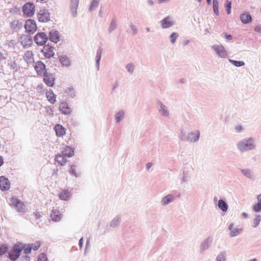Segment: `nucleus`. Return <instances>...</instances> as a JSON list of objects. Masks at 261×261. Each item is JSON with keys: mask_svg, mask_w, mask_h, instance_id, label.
Wrapping results in <instances>:
<instances>
[{"mask_svg": "<svg viewBox=\"0 0 261 261\" xmlns=\"http://www.w3.org/2000/svg\"><path fill=\"white\" fill-rule=\"evenodd\" d=\"M257 199L258 202L261 203V194L257 196Z\"/></svg>", "mask_w": 261, "mask_h": 261, "instance_id": "nucleus-53", "label": "nucleus"}, {"mask_svg": "<svg viewBox=\"0 0 261 261\" xmlns=\"http://www.w3.org/2000/svg\"><path fill=\"white\" fill-rule=\"evenodd\" d=\"M123 115L124 114L122 112H118L116 114L115 117L117 122H119L121 120L123 117Z\"/></svg>", "mask_w": 261, "mask_h": 261, "instance_id": "nucleus-38", "label": "nucleus"}, {"mask_svg": "<svg viewBox=\"0 0 261 261\" xmlns=\"http://www.w3.org/2000/svg\"><path fill=\"white\" fill-rule=\"evenodd\" d=\"M34 214L35 216L36 219H39L41 217V214L39 212L36 211L34 212Z\"/></svg>", "mask_w": 261, "mask_h": 261, "instance_id": "nucleus-46", "label": "nucleus"}, {"mask_svg": "<svg viewBox=\"0 0 261 261\" xmlns=\"http://www.w3.org/2000/svg\"><path fill=\"white\" fill-rule=\"evenodd\" d=\"M168 0H159V3H162L168 1Z\"/></svg>", "mask_w": 261, "mask_h": 261, "instance_id": "nucleus-56", "label": "nucleus"}, {"mask_svg": "<svg viewBox=\"0 0 261 261\" xmlns=\"http://www.w3.org/2000/svg\"><path fill=\"white\" fill-rule=\"evenodd\" d=\"M218 206L224 212H226L227 210V205L223 200H219Z\"/></svg>", "mask_w": 261, "mask_h": 261, "instance_id": "nucleus-28", "label": "nucleus"}, {"mask_svg": "<svg viewBox=\"0 0 261 261\" xmlns=\"http://www.w3.org/2000/svg\"><path fill=\"white\" fill-rule=\"evenodd\" d=\"M238 147L242 151L251 150L254 148L253 140L249 138L241 141L238 143Z\"/></svg>", "mask_w": 261, "mask_h": 261, "instance_id": "nucleus-1", "label": "nucleus"}, {"mask_svg": "<svg viewBox=\"0 0 261 261\" xmlns=\"http://www.w3.org/2000/svg\"><path fill=\"white\" fill-rule=\"evenodd\" d=\"M199 2H200L201 0H198Z\"/></svg>", "mask_w": 261, "mask_h": 261, "instance_id": "nucleus-63", "label": "nucleus"}, {"mask_svg": "<svg viewBox=\"0 0 261 261\" xmlns=\"http://www.w3.org/2000/svg\"><path fill=\"white\" fill-rule=\"evenodd\" d=\"M51 220L54 221H59L61 219V215L60 214L59 211L58 210H53L50 215Z\"/></svg>", "mask_w": 261, "mask_h": 261, "instance_id": "nucleus-19", "label": "nucleus"}, {"mask_svg": "<svg viewBox=\"0 0 261 261\" xmlns=\"http://www.w3.org/2000/svg\"><path fill=\"white\" fill-rule=\"evenodd\" d=\"M233 224H230L229 226V229L230 230V235L233 237L238 235L240 233V230L236 228H233Z\"/></svg>", "mask_w": 261, "mask_h": 261, "instance_id": "nucleus-24", "label": "nucleus"}, {"mask_svg": "<svg viewBox=\"0 0 261 261\" xmlns=\"http://www.w3.org/2000/svg\"><path fill=\"white\" fill-rule=\"evenodd\" d=\"M19 247H20L21 251L23 250L24 253L25 254H29L32 250L31 246L30 244H22L19 243Z\"/></svg>", "mask_w": 261, "mask_h": 261, "instance_id": "nucleus-22", "label": "nucleus"}, {"mask_svg": "<svg viewBox=\"0 0 261 261\" xmlns=\"http://www.w3.org/2000/svg\"><path fill=\"white\" fill-rule=\"evenodd\" d=\"M48 40V37L45 33L40 32L36 34L34 37V41L38 45L42 46Z\"/></svg>", "mask_w": 261, "mask_h": 261, "instance_id": "nucleus-3", "label": "nucleus"}, {"mask_svg": "<svg viewBox=\"0 0 261 261\" xmlns=\"http://www.w3.org/2000/svg\"><path fill=\"white\" fill-rule=\"evenodd\" d=\"M46 96L48 100L52 104L56 102V96L52 90H49L46 93Z\"/></svg>", "mask_w": 261, "mask_h": 261, "instance_id": "nucleus-17", "label": "nucleus"}, {"mask_svg": "<svg viewBox=\"0 0 261 261\" xmlns=\"http://www.w3.org/2000/svg\"><path fill=\"white\" fill-rule=\"evenodd\" d=\"M199 135L200 133L199 131H197L196 133H192L190 134H189L188 139L191 141H196L199 139Z\"/></svg>", "mask_w": 261, "mask_h": 261, "instance_id": "nucleus-25", "label": "nucleus"}, {"mask_svg": "<svg viewBox=\"0 0 261 261\" xmlns=\"http://www.w3.org/2000/svg\"><path fill=\"white\" fill-rule=\"evenodd\" d=\"M73 150L69 146H66L62 151V154L65 156L71 157L73 155Z\"/></svg>", "mask_w": 261, "mask_h": 261, "instance_id": "nucleus-20", "label": "nucleus"}, {"mask_svg": "<svg viewBox=\"0 0 261 261\" xmlns=\"http://www.w3.org/2000/svg\"><path fill=\"white\" fill-rule=\"evenodd\" d=\"M237 129H238V130L239 132H240L241 130H242L243 129V128H242V127L241 126H238L237 127Z\"/></svg>", "mask_w": 261, "mask_h": 261, "instance_id": "nucleus-55", "label": "nucleus"}, {"mask_svg": "<svg viewBox=\"0 0 261 261\" xmlns=\"http://www.w3.org/2000/svg\"><path fill=\"white\" fill-rule=\"evenodd\" d=\"M126 68H127L128 71H129L130 72H132L134 70V66H133V65H132L131 64H128L126 66Z\"/></svg>", "mask_w": 261, "mask_h": 261, "instance_id": "nucleus-44", "label": "nucleus"}, {"mask_svg": "<svg viewBox=\"0 0 261 261\" xmlns=\"http://www.w3.org/2000/svg\"><path fill=\"white\" fill-rule=\"evenodd\" d=\"M55 161L61 166H64L67 162V160L65 156L62 154H58L56 155Z\"/></svg>", "mask_w": 261, "mask_h": 261, "instance_id": "nucleus-15", "label": "nucleus"}, {"mask_svg": "<svg viewBox=\"0 0 261 261\" xmlns=\"http://www.w3.org/2000/svg\"><path fill=\"white\" fill-rule=\"evenodd\" d=\"M60 61L63 66H68L70 65V61L66 56H61L60 57Z\"/></svg>", "mask_w": 261, "mask_h": 261, "instance_id": "nucleus-27", "label": "nucleus"}, {"mask_svg": "<svg viewBox=\"0 0 261 261\" xmlns=\"http://www.w3.org/2000/svg\"><path fill=\"white\" fill-rule=\"evenodd\" d=\"M79 0H71V10L73 16L76 14V10L79 6Z\"/></svg>", "mask_w": 261, "mask_h": 261, "instance_id": "nucleus-21", "label": "nucleus"}, {"mask_svg": "<svg viewBox=\"0 0 261 261\" xmlns=\"http://www.w3.org/2000/svg\"><path fill=\"white\" fill-rule=\"evenodd\" d=\"M253 211L256 212L261 211V203L258 202L253 207Z\"/></svg>", "mask_w": 261, "mask_h": 261, "instance_id": "nucleus-39", "label": "nucleus"}, {"mask_svg": "<svg viewBox=\"0 0 261 261\" xmlns=\"http://www.w3.org/2000/svg\"><path fill=\"white\" fill-rule=\"evenodd\" d=\"M38 261H48L46 255L44 253H41L38 257Z\"/></svg>", "mask_w": 261, "mask_h": 261, "instance_id": "nucleus-37", "label": "nucleus"}, {"mask_svg": "<svg viewBox=\"0 0 261 261\" xmlns=\"http://www.w3.org/2000/svg\"><path fill=\"white\" fill-rule=\"evenodd\" d=\"M49 40L55 43H57L60 40L59 33L56 31H51L49 33Z\"/></svg>", "mask_w": 261, "mask_h": 261, "instance_id": "nucleus-14", "label": "nucleus"}, {"mask_svg": "<svg viewBox=\"0 0 261 261\" xmlns=\"http://www.w3.org/2000/svg\"><path fill=\"white\" fill-rule=\"evenodd\" d=\"M19 243L16 244L9 253V258L11 260H16L20 256L21 251Z\"/></svg>", "mask_w": 261, "mask_h": 261, "instance_id": "nucleus-5", "label": "nucleus"}, {"mask_svg": "<svg viewBox=\"0 0 261 261\" xmlns=\"http://www.w3.org/2000/svg\"><path fill=\"white\" fill-rule=\"evenodd\" d=\"M3 158L1 155H0V167L3 164Z\"/></svg>", "mask_w": 261, "mask_h": 261, "instance_id": "nucleus-52", "label": "nucleus"}, {"mask_svg": "<svg viewBox=\"0 0 261 261\" xmlns=\"http://www.w3.org/2000/svg\"><path fill=\"white\" fill-rule=\"evenodd\" d=\"M34 68L39 76H43L46 73L45 65L41 61L37 62L35 64Z\"/></svg>", "mask_w": 261, "mask_h": 261, "instance_id": "nucleus-9", "label": "nucleus"}, {"mask_svg": "<svg viewBox=\"0 0 261 261\" xmlns=\"http://www.w3.org/2000/svg\"><path fill=\"white\" fill-rule=\"evenodd\" d=\"M35 7L33 3H27L22 7L23 14L28 16H32L35 13Z\"/></svg>", "mask_w": 261, "mask_h": 261, "instance_id": "nucleus-4", "label": "nucleus"}, {"mask_svg": "<svg viewBox=\"0 0 261 261\" xmlns=\"http://www.w3.org/2000/svg\"><path fill=\"white\" fill-rule=\"evenodd\" d=\"M70 172L72 173V174L77 176V174L75 172V166L73 165L71 166L70 168Z\"/></svg>", "mask_w": 261, "mask_h": 261, "instance_id": "nucleus-42", "label": "nucleus"}, {"mask_svg": "<svg viewBox=\"0 0 261 261\" xmlns=\"http://www.w3.org/2000/svg\"><path fill=\"white\" fill-rule=\"evenodd\" d=\"M37 17L40 22H45L49 20L50 15L47 10H43L37 14Z\"/></svg>", "mask_w": 261, "mask_h": 261, "instance_id": "nucleus-8", "label": "nucleus"}, {"mask_svg": "<svg viewBox=\"0 0 261 261\" xmlns=\"http://www.w3.org/2000/svg\"><path fill=\"white\" fill-rule=\"evenodd\" d=\"M10 204L16 207L19 212L23 213L25 212V205L24 203L15 197H12L10 199Z\"/></svg>", "mask_w": 261, "mask_h": 261, "instance_id": "nucleus-2", "label": "nucleus"}, {"mask_svg": "<svg viewBox=\"0 0 261 261\" xmlns=\"http://www.w3.org/2000/svg\"><path fill=\"white\" fill-rule=\"evenodd\" d=\"M152 166V164L150 163H148L146 165V168L147 169H149Z\"/></svg>", "mask_w": 261, "mask_h": 261, "instance_id": "nucleus-51", "label": "nucleus"}, {"mask_svg": "<svg viewBox=\"0 0 261 261\" xmlns=\"http://www.w3.org/2000/svg\"><path fill=\"white\" fill-rule=\"evenodd\" d=\"M100 55H97L96 56V61H97V63L98 64H99V61L100 60Z\"/></svg>", "mask_w": 261, "mask_h": 261, "instance_id": "nucleus-50", "label": "nucleus"}, {"mask_svg": "<svg viewBox=\"0 0 261 261\" xmlns=\"http://www.w3.org/2000/svg\"><path fill=\"white\" fill-rule=\"evenodd\" d=\"M243 215L245 218H247L248 216V215L246 213H244Z\"/></svg>", "mask_w": 261, "mask_h": 261, "instance_id": "nucleus-58", "label": "nucleus"}, {"mask_svg": "<svg viewBox=\"0 0 261 261\" xmlns=\"http://www.w3.org/2000/svg\"><path fill=\"white\" fill-rule=\"evenodd\" d=\"M225 37L227 39L229 40L232 39V36L230 35L225 34Z\"/></svg>", "mask_w": 261, "mask_h": 261, "instance_id": "nucleus-49", "label": "nucleus"}, {"mask_svg": "<svg viewBox=\"0 0 261 261\" xmlns=\"http://www.w3.org/2000/svg\"><path fill=\"white\" fill-rule=\"evenodd\" d=\"M70 196V192L67 190L62 191L59 194V197L61 199L65 200Z\"/></svg>", "mask_w": 261, "mask_h": 261, "instance_id": "nucleus-26", "label": "nucleus"}, {"mask_svg": "<svg viewBox=\"0 0 261 261\" xmlns=\"http://www.w3.org/2000/svg\"><path fill=\"white\" fill-rule=\"evenodd\" d=\"M230 62H231L233 65L237 67H240L243 66L245 64L243 61H237L232 60H229Z\"/></svg>", "mask_w": 261, "mask_h": 261, "instance_id": "nucleus-33", "label": "nucleus"}, {"mask_svg": "<svg viewBox=\"0 0 261 261\" xmlns=\"http://www.w3.org/2000/svg\"><path fill=\"white\" fill-rule=\"evenodd\" d=\"M8 250V247L7 245H0V256L6 253Z\"/></svg>", "mask_w": 261, "mask_h": 261, "instance_id": "nucleus-31", "label": "nucleus"}, {"mask_svg": "<svg viewBox=\"0 0 261 261\" xmlns=\"http://www.w3.org/2000/svg\"><path fill=\"white\" fill-rule=\"evenodd\" d=\"M54 129L58 137H63L66 134L65 128L61 124H56Z\"/></svg>", "mask_w": 261, "mask_h": 261, "instance_id": "nucleus-13", "label": "nucleus"}, {"mask_svg": "<svg viewBox=\"0 0 261 261\" xmlns=\"http://www.w3.org/2000/svg\"><path fill=\"white\" fill-rule=\"evenodd\" d=\"M25 57L29 59H33V54L31 51H28L25 54Z\"/></svg>", "mask_w": 261, "mask_h": 261, "instance_id": "nucleus-41", "label": "nucleus"}, {"mask_svg": "<svg viewBox=\"0 0 261 261\" xmlns=\"http://www.w3.org/2000/svg\"><path fill=\"white\" fill-rule=\"evenodd\" d=\"M25 39H28V40H30V39L28 37H25Z\"/></svg>", "mask_w": 261, "mask_h": 261, "instance_id": "nucleus-60", "label": "nucleus"}, {"mask_svg": "<svg viewBox=\"0 0 261 261\" xmlns=\"http://www.w3.org/2000/svg\"><path fill=\"white\" fill-rule=\"evenodd\" d=\"M260 221V215H258L254 219L253 221V227H256L259 223Z\"/></svg>", "mask_w": 261, "mask_h": 261, "instance_id": "nucleus-34", "label": "nucleus"}, {"mask_svg": "<svg viewBox=\"0 0 261 261\" xmlns=\"http://www.w3.org/2000/svg\"><path fill=\"white\" fill-rule=\"evenodd\" d=\"M242 173L246 176L247 177L250 178L251 177V172L247 169H244L242 170Z\"/></svg>", "mask_w": 261, "mask_h": 261, "instance_id": "nucleus-40", "label": "nucleus"}, {"mask_svg": "<svg viewBox=\"0 0 261 261\" xmlns=\"http://www.w3.org/2000/svg\"><path fill=\"white\" fill-rule=\"evenodd\" d=\"M92 6H93V4H92V5H91V7H90V10H91V9H92Z\"/></svg>", "mask_w": 261, "mask_h": 261, "instance_id": "nucleus-62", "label": "nucleus"}, {"mask_svg": "<svg viewBox=\"0 0 261 261\" xmlns=\"http://www.w3.org/2000/svg\"><path fill=\"white\" fill-rule=\"evenodd\" d=\"M30 245L31 246L32 249H33L34 250H37L40 248L41 243L39 241H37L34 243L30 244Z\"/></svg>", "mask_w": 261, "mask_h": 261, "instance_id": "nucleus-32", "label": "nucleus"}, {"mask_svg": "<svg viewBox=\"0 0 261 261\" xmlns=\"http://www.w3.org/2000/svg\"><path fill=\"white\" fill-rule=\"evenodd\" d=\"M41 52L45 58L49 59L55 55V48L47 44L43 47Z\"/></svg>", "mask_w": 261, "mask_h": 261, "instance_id": "nucleus-6", "label": "nucleus"}, {"mask_svg": "<svg viewBox=\"0 0 261 261\" xmlns=\"http://www.w3.org/2000/svg\"><path fill=\"white\" fill-rule=\"evenodd\" d=\"M83 241V238H81L79 241V245L81 247H82Z\"/></svg>", "mask_w": 261, "mask_h": 261, "instance_id": "nucleus-54", "label": "nucleus"}, {"mask_svg": "<svg viewBox=\"0 0 261 261\" xmlns=\"http://www.w3.org/2000/svg\"><path fill=\"white\" fill-rule=\"evenodd\" d=\"M6 59V57L4 56V54L0 51V63Z\"/></svg>", "mask_w": 261, "mask_h": 261, "instance_id": "nucleus-48", "label": "nucleus"}, {"mask_svg": "<svg viewBox=\"0 0 261 261\" xmlns=\"http://www.w3.org/2000/svg\"><path fill=\"white\" fill-rule=\"evenodd\" d=\"M172 200V196L168 195L163 199V203L164 205H166Z\"/></svg>", "mask_w": 261, "mask_h": 261, "instance_id": "nucleus-30", "label": "nucleus"}, {"mask_svg": "<svg viewBox=\"0 0 261 261\" xmlns=\"http://www.w3.org/2000/svg\"><path fill=\"white\" fill-rule=\"evenodd\" d=\"M24 28L27 32L31 33H34L37 30L35 21L31 19L27 20L24 24Z\"/></svg>", "mask_w": 261, "mask_h": 261, "instance_id": "nucleus-7", "label": "nucleus"}, {"mask_svg": "<svg viewBox=\"0 0 261 261\" xmlns=\"http://www.w3.org/2000/svg\"><path fill=\"white\" fill-rule=\"evenodd\" d=\"M217 261H224L225 260V257L224 255L223 254H220L217 257Z\"/></svg>", "mask_w": 261, "mask_h": 261, "instance_id": "nucleus-43", "label": "nucleus"}, {"mask_svg": "<svg viewBox=\"0 0 261 261\" xmlns=\"http://www.w3.org/2000/svg\"><path fill=\"white\" fill-rule=\"evenodd\" d=\"M10 67L12 69H16L17 64L15 61H13L10 65Z\"/></svg>", "mask_w": 261, "mask_h": 261, "instance_id": "nucleus-45", "label": "nucleus"}, {"mask_svg": "<svg viewBox=\"0 0 261 261\" xmlns=\"http://www.w3.org/2000/svg\"><path fill=\"white\" fill-rule=\"evenodd\" d=\"M207 3L208 5H210L211 3V0H206Z\"/></svg>", "mask_w": 261, "mask_h": 261, "instance_id": "nucleus-59", "label": "nucleus"}, {"mask_svg": "<svg viewBox=\"0 0 261 261\" xmlns=\"http://www.w3.org/2000/svg\"><path fill=\"white\" fill-rule=\"evenodd\" d=\"M241 19L243 23H247L252 21V17L250 15L244 13L241 15Z\"/></svg>", "mask_w": 261, "mask_h": 261, "instance_id": "nucleus-23", "label": "nucleus"}, {"mask_svg": "<svg viewBox=\"0 0 261 261\" xmlns=\"http://www.w3.org/2000/svg\"><path fill=\"white\" fill-rule=\"evenodd\" d=\"M231 2L229 1H226L225 2V8L227 9V14H229L231 12Z\"/></svg>", "mask_w": 261, "mask_h": 261, "instance_id": "nucleus-35", "label": "nucleus"}, {"mask_svg": "<svg viewBox=\"0 0 261 261\" xmlns=\"http://www.w3.org/2000/svg\"><path fill=\"white\" fill-rule=\"evenodd\" d=\"M44 76L43 81L49 87H53L54 84L55 79L51 74L45 73Z\"/></svg>", "mask_w": 261, "mask_h": 261, "instance_id": "nucleus-12", "label": "nucleus"}, {"mask_svg": "<svg viewBox=\"0 0 261 261\" xmlns=\"http://www.w3.org/2000/svg\"><path fill=\"white\" fill-rule=\"evenodd\" d=\"M37 2H41V3H42L43 2H46L47 0H36Z\"/></svg>", "mask_w": 261, "mask_h": 261, "instance_id": "nucleus-57", "label": "nucleus"}, {"mask_svg": "<svg viewBox=\"0 0 261 261\" xmlns=\"http://www.w3.org/2000/svg\"><path fill=\"white\" fill-rule=\"evenodd\" d=\"M60 110L62 113L68 115L71 112V109L68 106L65 102L61 103L60 107Z\"/></svg>", "mask_w": 261, "mask_h": 261, "instance_id": "nucleus-18", "label": "nucleus"}, {"mask_svg": "<svg viewBox=\"0 0 261 261\" xmlns=\"http://www.w3.org/2000/svg\"><path fill=\"white\" fill-rule=\"evenodd\" d=\"M178 36V35L176 33H173L171 34V35L170 36V41L172 43H175Z\"/></svg>", "mask_w": 261, "mask_h": 261, "instance_id": "nucleus-36", "label": "nucleus"}, {"mask_svg": "<svg viewBox=\"0 0 261 261\" xmlns=\"http://www.w3.org/2000/svg\"><path fill=\"white\" fill-rule=\"evenodd\" d=\"M10 188V183L7 178L4 176L0 177V189L2 191H7Z\"/></svg>", "mask_w": 261, "mask_h": 261, "instance_id": "nucleus-11", "label": "nucleus"}, {"mask_svg": "<svg viewBox=\"0 0 261 261\" xmlns=\"http://www.w3.org/2000/svg\"><path fill=\"white\" fill-rule=\"evenodd\" d=\"M213 48L220 57L225 58L227 57V53L222 45H215Z\"/></svg>", "mask_w": 261, "mask_h": 261, "instance_id": "nucleus-10", "label": "nucleus"}, {"mask_svg": "<svg viewBox=\"0 0 261 261\" xmlns=\"http://www.w3.org/2000/svg\"><path fill=\"white\" fill-rule=\"evenodd\" d=\"M162 27L164 29H166L170 27L173 24V22L171 21L170 17H166L161 21Z\"/></svg>", "mask_w": 261, "mask_h": 261, "instance_id": "nucleus-16", "label": "nucleus"}, {"mask_svg": "<svg viewBox=\"0 0 261 261\" xmlns=\"http://www.w3.org/2000/svg\"><path fill=\"white\" fill-rule=\"evenodd\" d=\"M213 10L215 14L218 15L219 14V3L218 0H213Z\"/></svg>", "mask_w": 261, "mask_h": 261, "instance_id": "nucleus-29", "label": "nucleus"}, {"mask_svg": "<svg viewBox=\"0 0 261 261\" xmlns=\"http://www.w3.org/2000/svg\"><path fill=\"white\" fill-rule=\"evenodd\" d=\"M188 41H186V42H185V44H187L188 43Z\"/></svg>", "mask_w": 261, "mask_h": 261, "instance_id": "nucleus-61", "label": "nucleus"}, {"mask_svg": "<svg viewBox=\"0 0 261 261\" xmlns=\"http://www.w3.org/2000/svg\"><path fill=\"white\" fill-rule=\"evenodd\" d=\"M255 31L261 33V25H257L254 29Z\"/></svg>", "mask_w": 261, "mask_h": 261, "instance_id": "nucleus-47", "label": "nucleus"}]
</instances>
